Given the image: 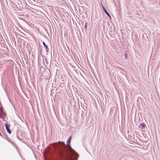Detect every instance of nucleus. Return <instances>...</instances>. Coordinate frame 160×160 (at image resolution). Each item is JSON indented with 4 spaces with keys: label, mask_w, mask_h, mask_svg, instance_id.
<instances>
[{
    "label": "nucleus",
    "mask_w": 160,
    "mask_h": 160,
    "mask_svg": "<svg viewBox=\"0 0 160 160\" xmlns=\"http://www.w3.org/2000/svg\"><path fill=\"white\" fill-rule=\"evenodd\" d=\"M61 155H63V153H61Z\"/></svg>",
    "instance_id": "obj_8"
},
{
    "label": "nucleus",
    "mask_w": 160,
    "mask_h": 160,
    "mask_svg": "<svg viewBox=\"0 0 160 160\" xmlns=\"http://www.w3.org/2000/svg\"><path fill=\"white\" fill-rule=\"evenodd\" d=\"M145 127V124L143 123H141L139 126V127L141 129H144Z\"/></svg>",
    "instance_id": "obj_2"
},
{
    "label": "nucleus",
    "mask_w": 160,
    "mask_h": 160,
    "mask_svg": "<svg viewBox=\"0 0 160 160\" xmlns=\"http://www.w3.org/2000/svg\"><path fill=\"white\" fill-rule=\"evenodd\" d=\"M105 13L107 15V16H108L109 18H111V16L110 15V14H109V13L107 11L105 10L104 11Z\"/></svg>",
    "instance_id": "obj_4"
},
{
    "label": "nucleus",
    "mask_w": 160,
    "mask_h": 160,
    "mask_svg": "<svg viewBox=\"0 0 160 160\" xmlns=\"http://www.w3.org/2000/svg\"><path fill=\"white\" fill-rule=\"evenodd\" d=\"M43 44L44 45V47L46 48V49H48V47L47 46L46 44L44 42H43Z\"/></svg>",
    "instance_id": "obj_5"
},
{
    "label": "nucleus",
    "mask_w": 160,
    "mask_h": 160,
    "mask_svg": "<svg viewBox=\"0 0 160 160\" xmlns=\"http://www.w3.org/2000/svg\"><path fill=\"white\" fill-rule=\"evenodd\" d=\"M71 137H72L71 136L68 139V140L67 142V144L70 152L72 154H74L75 152L72 148L70 145V142L71 140Z\"/></svg>",
    "instance_id": "obj_1"
},
{
    "label": "nucleus",
    "mask_w": 160,
    "mask_h": 160,
    "mask_svg": "<svg viewBox=\"0 0 160 160\" xmlns=\"http://www.w3.org/2000/svg\"><path fill=\"white\" fill-rule=\"evenodd\" d=\"M0 135H1V133H0Z\"/></svg>",
    "instance_id": "obj_9"
},
{
    "label": "nucleus",
    "mask_w": 160,
    "mask_h": 160,
    "mask_svg": "<svg viewBox=\"0 0 160 160\" xmlns=\"http://www.w3.org/2000/svg\"><path fill=\"white\" fill-rule=\"evenodd\" d=\"M5 126L6 128V129L7 130V132L9 134H11V132L10 129H9V127L8 125V124L7 123L5 124Z\"/></svg>",
    "instance_id": "obj_3"
},
{
    "label": "nucleus",
    "mask_w": 160,
    "mask_h": 160,
    "mask_svg": "<svg viewBox=\"0 0 160 160\" xmlns=\"http://www.w3.org/2000/svg\"><path fill=\"white\" fill-rule=\"evenodd\" d=\"M102 8L103 10L104 11H105V10H106V9L104 8V7H103L102 3Z\"/></svg>",
    "instance_id": "obj_6"
},
{
    "label": "nucleus",
    "mask_w": 160,
    "mask_h": 160,
    "mask_svg": "<svg viewBox=\"0 0 160 160\" xmlns=\"http://www.w3.org/2000/svg\"><path fill=\"white\" fill-rule=\"evenodd\" d=\"M125 55L126 58H127V54L126 53L125 54Z\"/></svg>",
    "instance_id": "obj_7"
},
{
    "label": "nucleus",
    "mask_w": 160,
    "mask_h": 160,
    "mask_svg": "<svg viewBox=\"0 0 160 160\" xmlns=\"http://www.w3.org/2000/svg\"><path fill=\"white\" fill-rule=\"evenodd\" d=\"M57 143H54L53 144H57Z\"/></svg>",
    "instance_id": "obj_10"
}]
</instances>
